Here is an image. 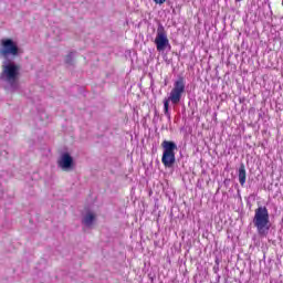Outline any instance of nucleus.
I'll use <instances>...</instances> for the list:
<instances>
[{
    "label": "nucleus",
    "instance_id": "5",
    "mask_svg": "<svg viewBox=\"0 0 283 283\" xmlns=\"http://www.w3.org/2000/svg\"><path fill=\"white\" fill-rule=\"evenodd\" d=\"M18 55L19 46L15 44V42H13L12 39H2L0 56L6 60L4 63H8V59H10V56H12V59H17Z\"/></svg>",
    "mask_w": 283,
    "mask_h": 283
},
{
    "label": "nucleus",
    "instance_id": "1",
    "mask_svg": "<svg viewBox=\"0 0 283 283\" xmlns=\"http://www.w3.org/2000/svg\"><path fill=\"white\" fill-rule=\"evenodd\" d=\"M253 224L261 238H266L271 230V219L266 207H259L254 210Z\"/></svg>",
    "mask_w": 283,
    "mask_h": 283
},
{
    "label": "nucleus",
    "instance_id": "4",
    "mask_svg": "<svg viewBox=\"0 0 283 283\" xmlns=\"http://www.w3.org/2000/svg\"><path fill=\"white\" fill-rule=\"evenodd\" d=\"M21 70V66L8 62L7 64L2 65V72L0 77L2 81H7V83L12 85L17 84V81L19 80V71Z\"/></svg>",
    "mask_w": 283,
    "mask_h": 283
},
{
    "label": "nucleus",
    "instance_id": "2",
    "mask_svg": "<svg viewBox=\"0 0 283 283\" xmlns=\"http://www.w3.org/2000/svg\"><path fill=\"white\" fill-rule=\"evenodd\" d=\"M184 94H185V78L180 77L175 82L174 87L170 91L169 97L164 101V113L166 116H168V118H170L171 116L169 114V102L172 103V105H178Z\"/></svg>",
    "mask_w": 283,
    "mask_h": 283
},
{
    "label": "nucleus",
    "instance_id": "11",
    "mask_svg": "<svg viewBox=\"0 0 283 283\" xmlns=\"http://www.w3.org/2000/svg\"><path fill=\"white\" fill-rule=\"evenodd\" d=\"M66 63H72V55H67Z\"/></svg>",
    "mask_w": 283,
    "mask_h": 283
},
{
    "label": "nucleus",
    "instance_id": "10",
    "mask_svg": "<svg viewBox=\"0 0 283 283\" xmlns=\"http://www.w3.org/2000/svg\"><path fill=\"white\" fill-rule=\"evenodd\" d=\"M165 1H167V0H154V2L157 3L158 6H163V3H165Z\"/></svg>",
    "mask_w": 283,
    "mask_h": 283
},
{
    "label": "nucleus",
    "instance_id": "12",
    "mask_svg": "<svg viewBox=\"0 0 283 283\" xmlns=\"http://www.w3.org/2000/svg\"><path fill=\"white\" fill-rule=\"evenodd\" d=\"M237 1H240V0H237Z\"/></svg>",
    "mask_w": 283,
    "mask_h": 283
},
{
    "label": "nucleus",
    "instance_id": "6",
    "mask_svg": "<svg viewBox=\"0 0 283 283\" xmlns=\"http://www.w3.org/2000/svg\"><path fill=\"white\" fill-rule=\"evenodd\" d=\"M155 45L157 48V52H164V50L169 45V39L167 38L165 29H158Z\"/></svg>",
    "mask_w": 283,
    "mask_h": 283
},
{
    "label": "nucleus",
    "instance_id": "3",
    "mask_svg": "<svg viewBox=\"0 0 283 283\" xmlns=\"http://www.w3.org/2000/svg\"><path fill=\"white\" fill-rule=\"evenodd\" d=\"M164 149L161 163L165 167L171 168L176 165V149L178 146L174 142L164 140L161 144Z\"/></svg>",
    "mask_w": 283,
    "mask_h": 283
},
{
    "label": "nucleus",
    "instance_id": "8",
    "mask_svg": "<svg viewBox=\"0 0 283 283\" xmlns=\"http://www.w3.org/2000/svg\"><path fill=\"white\" fill-rule=\"evenodd\" d=\"M94 220H96V214H94L93 212H88L86 213V216H84L82 223L85 227H92V224H94Z\"/></svg>",
    "mask_w": 283,
    "mask_h": 283
},
{
    "label": "nucleus",
    "instance_id": "7",
    "mask_svg": "<svg viewBox=\"0 0 283 283\" xmlns=\"http://www.w3.org/2000/svg\"><path fill=\"white\" fill-rule=\"evenodd\" d=\"M57 166L62 171H72L74 169V158L70 153H64L57 160Z\"/></svg>",
    "mask_w": 283,
    "mask_h": 283
},
{
    "label": "nucleus",
    "instance_id": "9",
    "mask_svg": "<svg viewBox=\"0 0 283 283\" xmlns=\"http://www.w3.org/2000/svg\"><path fill=\"white\" fill-rule=\"evenodd\" d=\"M239 182L241 187H244L247 182V168L244 167V164H242L239 168Z\"/></svg>",
    "mask_w": 283,
    "mask_h": 283
}]
</instances>
